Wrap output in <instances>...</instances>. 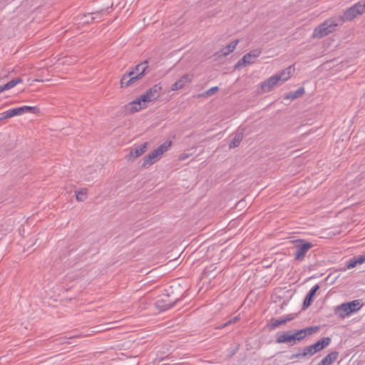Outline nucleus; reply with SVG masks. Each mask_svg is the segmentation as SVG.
Segmentation results:
<instances>
[{
    "label": "nucleus",
    "instance_id": "37",
    "mask_svg": "<svg viewBox=\"0 0 365 365\" xmlns=\"http://www.w3.org/2000/svg\"><path fill=\"white\" fill-rule=\"evenodd\" d=\"M83 18H86V19L83 21V23H86V24H88L90 22H92L91 21V19L90 17L88 16V14L86 15V14H83L82 16L81 17V19L83 20Z\"/></svg>",
    "mask_w": 365,
    "mask_h": 365
},
{
    "label": "nucleus",
    "instance_id": "10",
    "mask_svg": "<svg viewBox=\"0 0 365 365\" xmlns=\"http://www.w3.org/2000/svg\"><path fill=\"white\" fill-rule=\"evenodd\" d=\"M142 98H143L142 96H140L139 98H136L135 101L128 103V105L127 106V109L130 113H135V112H138V110L145 108L146 103H148V101H143L141 100Z\"/></svg>",
    "mask_w": 365,
    "mask_h": 365
},
{
    "label": "nucleus",
    "instance_id": "24",
    "mask_svg": "<svg viewBox=\"0 0 365 365\" xmlns=\"http://www.w3.org/2000/svg\"><path fill=\"white\" fill-rule=\"evenodd\" d=\"M239 43V40H235L232 41L230 43H229L225 48H224V55H228L230 53L232 52L235 48H236L237 45Z\"/></svg>",
    "mask_w": 365,
    "mask_h": 365
},
{
    "label": "nucleus",
    "instance_id": "16",
    "mask_svg": "<svg viewBox=\"0 0 365 365\" xmlns=\"http://www.w3.org/2000/svg\"><path fill=\"white\" fill-rule=\"evenodd\" d=\"M294 317H287V318H273L271 319L270 323L269 324V329H275L277 327L280 325L284 324L287 322L292 320Z\"/></svg>",
    "mask_w": 365,
    "mask_h": 365
},
{
    "label": "nucleus",
    "instance_id": "43",
    "mask_svg": "<svg viewBox=\"0 0 365 365\" xmlns=\"http://www.w3.org/2000/svg\"><path fill=\"white\" fill-rule=\"evenodd\" d=\"M4 91H6L4 86H0V93H1Z\"/></svg>",
    "mask_w": 365,
    "mask_h": 365
},
{
    "label": "nucleus",
    "instance_id": "26",
    "mask_svg": "<svg viewBox=\"0 0 365 365\" xmlns=\"http://www.w3.org/2000/svg\"><path fill=\"white\" fill-rule=\"evenodd\" d=\"M141 78H142L139 76V75H132L130 76L129 79L128 80V81H126V83L124 82V85H125V87H128Z\"/></svg>",
    "mask_w": 365,
    "mask_h": 365
},
{
    "label": "nucleus",
    "instance_id": "42",
    "mask_svg": "<svg viewBox=\"0 0 365 365\" xmlns=\"http://www.w3.org/2000/svg\"><path fill=\"white\" fill-rule=\"evenodd\" d=\"M6 119L4 112L0 113V121Z\"/></svg>",
    "mask_w": 365,
    "mask_h": 365
},
{
    "label": "nucleus",
    "instance_id": "29",
    "mask_svg": "<svg viewBox=\"0 0 365 365\" xmlns=\"http://www.w3.org/2000/svg\"><path fill=\"white\" fill-rule=\"evenodd\" d=\"M132 75H134L133 72H126L123 74L120 79V85L122 88L125 87V85H124V82L126 83V81H128V80L129 79L130 76Z\"/></svg>",
    "mask_w": 365,
    "mask_h": 365
},
{
    "label": "nucleus",
    "instance_id": "27",
    "mask_svg": "<svg viewBox=\"0 0 365 365\" xmlns=\"http://www.w3.org/2000/svg\"><path fill=\"white\" fill-rule=\"evenodd\" d=\"M104 12V10H101L96 12H93L91 14H88V16L91 19V21H93L95 19H101L103 16V13Z\"/></svg>",
    "mask_w": 365,
    "mask_h": 365
},
{
    "label": "nucleus",
    "instance_id": "5",
    "mask_svg": "<svg viewBox=\"0 0 365 365\" xmlns=\"http://www.w3.org/2000/svg\"><path fill=\"white\" fill-rule=\"evenodd\" d=\"M262 53V50L259 48L253 49L249 53H246L242 59H240L236 66H242L246 64H252L255 63L256 58L259 56Z\"/></svg>",
    "mask_w": 365,
    "mask_h": 365
},
{
    "label": "nucleus",
    "instance_id": "15",
    "mask_svg": "<svg viewBox=\"0 0 365 365\" xmlns=\"http://www.w3.org/2000/svg\"><path fill=\"white\" fill-rule=\"evenodd\" d=\"M319 351V340L317 341L313 345L308 346L302 349V356H312Z\"/></svg>",
    "mask_w": 365,
    "mask_h": 365
},
{
    "label": "nucleus",
    "instance_id": "23",
    "mask_svg": "<svg viewBox=\"0 0 365 365\" xmlns=\"http://www.w3.org/2000/svg\"><path fill=\"white\" fill-rule=\"evenodd\" d=\"M87 192H88L87 188H83L81 190L76 191V200L78 202L84 201L86 199Z\"/></svg>",
    "mask_w": 365,
    "mask_h": 365
},
{
    "label": "nucleus",
    "instance_id": "32",
    "mask_svg": "<svg viewBox=\"0 0 365 365\" xmlns=\"http://www.w3.org/2000/svg\"><path fill=\"white\" fill-rule=\"evenodd\" d=\"M331 342V338L324 337L321 339V350L326 348Z\"/></svg>",
    "mask_w": 365,
    "mask_h": 365
},
{
    "label": "nucleus",
    "instance_id": "21",
    "mask_svg": "<svg viewBox=\"0 0 365 365\" xmlns=\"http://www.w3.org/2000/svg\"><path fill=\"white\" fill-rule=\"evenodd\" d=\"M242 139H243V133L242 132H237L236 133H235L233 138L230 141V143L229 145L230 148H237L240 145V143L242 140Z\"/></svg>",
    "mask_w": 365,
    "mask_h": 365
},
{
    "label": "nucleus",
    "instance_id": "30",
    "mask_svg": "<svg viewBox=\"0 0 365 365\" xmlns=\"http://www.w3.org/2000/svg\"><path fill=\"white\" fill-rule=\"evenodd\" d=\"M334 59L329 61L325 58L323 60L322 63H321V68H322L323 69H328V68H330L331 63L334 64ZM332 66H334V65H332Z\"/></svg>",
    "mask_w": 365,
    "mask_h": 365
},
{
    "label": "nucleus",
    "instance_id": "39",
    "mask_svg": "<svg viewBox=\"0 0 365 365\" xmlns=\"http://www.w3.org/2000/svg\"><path fill=\"white\" fill-rule=\"evenodd\" d=\"M4 113L6 118H9L14 116L11 110L5 111Z\"/></svg>",
    "mask_w": 365,
    "mask_h": 365
},
{
    "label": "nucleus",
    "instance_id": "38",
    "mask_svg": "<svg viewBox=\"0 0 365 365\" xmlns=\"http://www.w3.org/2000/svg\"><path fill=\"white\" fill-rule=\"evenodd\" d=\"M331 237V235L329 233H326L325 231L321 232V238H326V239H327V238H329Z\"/></svg>",
    "mask_w": 365,
    "mask_h": 365
},
{
    "label": "nucleus",
    "instance_id": "19",
    "mask_svg": "<svg viewBox=\"0 0 365 365\" xmlns=\"http://www.w3.org/2000/svg\"><path fill=\"white\" fill-rule=\"evenodd\" d=\"M338 356V351H331L321 360V365H331L334 361L336 360Z\"/></svg>",
    "mask_w": 365,
    "mask_h": 365
},
{
    "label": "nucleus",
    "instance_id": "9",
    "mask_svg": "<svg viewBox=\"0 0 365 365\" xmlns=\"http://www.w3.org/2000/svg\"><path fill=\"white\" fill-rule=\"evenodd\" d=\"M279 82V78L274 75L269 77L267 80L264 81L261 84L262 90L264 93L271 91L274 87L277 85Z\"/></svg>",
    "mask_w": 365,
    "mask_h": 365
},
{
    "label": "nucleus",
    "instance_id": "17",
    "mask_svg": "<svg viewBox=\"0 0 365 365\" xmlns=\"http://www.w3.org/2000/svg\"><path fill=\"white\" fill-rule=\"evenodd\" d=\"M294 70V69L292 68V66H288L279 73L276 74V76L279 78L280 83H284L289 78Z\"/></svg>",
    "mask_w": 365,
    "mask_h": 365
},
{
    "label": "nucleus",
    "instance_id": "8",
    "mask_svg": "<svg viewBox=\"0 0 365 365\" xmlns=\"http://www.w3.org/2000/svg\"><path fill=\"white\" fill-rule=\"evenodd\" d=\"M312 247V245L310 242H300L297 245L296 250L294 252V259L299 261L303 260L306 253Z\"/></svg>",
    "mask_w": 365,
    "mask_h": 365
},
{
    "label": "nucleus",
    "instance_id": "20",
    "mask_svg": "<svg viewBox=\"0 0 365 365\" xmlns=\"http://www.w3.org/2000/svg\"><path fill=\"white\" fill-rule=\"evenodd\" d=\"M304 93V88L303 87L299 88L295 91L289 92L285 97L284 99L294 100L297 99Z\"/></svg>",
    "mask_w": 365,
    "mask_h": 365
},
{
    "label": "nucleus",
    "instance_id": "18",
    "mask_svg": "<svg viewBox=\"0 0 365 365\" xmlns=\"http://www.w3.org/2000/svg\"><path fill=\"white\" fill-rule=\"evenodd\" d=\"M147 143H145L140 145V146L132 149L130 152V158H136L143 155L144 153H145L147 149Z\"/></svg>",
    "mask_w": 365,
    "mask_h": 365
},
{
    "label": "nucleus",
    "instance_id": "28",
    "mask_svg": "<svg viewBox=\"0 0 365 365\" xmlns=\"http://www.w3.org/2000/svg\"><path fill=\"white\" fill-rule=\"evenodd\" d=\"M357 264H357L356 259L355 256H354L352 258L349 259L346 262V269H352V268L355 267Z\"/></svg>",
    "mask_w": 365,
    "mask_h": 365
},
{
    "label": "nucleus",
    "instance_id": "14",
    "mask_svg": "<svg viewBox=\"0 0 365 365\" xmlns=\"http://www.w3.org/2000/svg\"><path fill=\"white\" fill-rule=\"evenodd\" d=\"M148 61H145L138 65H136L134 68H133L132 71L130 72H133L134 75H139L141 78H143L145 73H148Z\"/></svg>",
    "mask_w": 365,
    "mask_h": 365
},
{
    "label": "nucleus",
    "instance_id": "2",
    "mask_svg": "<svg viewBox=\"0 0 365 365\" xmlns=\"http://www.w3.org/2000/svg\"><path fill=\"white\" fill-rule=\"evenodd\" d=\"M362 306L363 304L361 302L360 299L344 302L334 307V314L339 319H344L359 311Z\"/></svg>",
    "mask_w": 365,
    "mask_h": 365
},
{
    "label": "nucleus",
    "instance_id": "4",
    "mask_svg": "<svg viewBox=\"0 0 365 365\" xmlns=\"http://www.w3.org/2000/svg\"><path fill=\"white\" fill-rule=\"evenodd\" d=\"M302 340L299 331H287L277 337L276 342L278 344L287 343L294 345L297 341Z\"/></svg>",
    "mask_w": 365,
    "mask_h": 365
},
{
    "label": "nucleus",
    "instance_id": "31",
    "mask_svg": "<svg viewBox=\"0 0 365 365\" xmlns=\"http://www.w3.org/2000/svg\"><path fill=\"white\" fill-rule=\"evenodd\" d=\"M218 90H219V88L217 86L212 87L211 88L208 89L205 93L202 94V96H212Z\"/></svg>",
    "mask_w": 365,
    "mask_h": 365
},
{
    "label": "nucleus",
    "instance_id": "25",
    "mask_svg": "<svg viewBox=\"0 0 365 365\" xmlns=\"http://www.w3.org/2000/svg\"><path fill=\"white\" fill-rule=\"evenodd\" d=\"M22 82H23V80L21 78H17L11 80L10 81L7 82L4 86L6 91H7V90H9V89L14 88L18 83H20Z\"/></svg>",
    "mask_w": 365,
    "mask_h": 365
},
{
    "label": "nucleus",
    "instance_id": "11",
    "mask_svg": "<svg viewBox=\"0 0 365 365\" xmlns=\"http://www.w3.org/2000/svg\"><path fill=\"white\" fill-rule=\"evenodd\" d=\"M192 76H193L191 74H185L182 76L179 80L172 85L171 89L173 91H178L182 88L192 81Z\"/></svg>",
    "mask_w": 365,
    "mask_h": 365
},
{
    "label": "nucleus",
    "instance_id": "12",
    "mask_svg": "<svg viewBox=\"0 0 365 365\" xmlns=\"http://www.w3.org/2000/svg\"><path fill=\"white\" fill-rule=\"evenodd\" d=\"M14 116L21 115L26 113H36L38 112V108L36 106H24L21 107L15 108L11 110Z\"/></svg>",
    "mask_w": 365,
    "mask_h": 365
},
{
    "label": "nucleus",
    "instance_id": "7",
    "mask_svg": "<svg viewBox=\"0 0 365 365\" xmlns=\"http://www.w3.org/2000/svg\"><path fill=\"white\" fill-rule=\"evenodd\" d=\"M178 300V299H175L172 301L169 296H165L163 298L158 299L155 304L160 311L164 312L173 308Z\"/></svg>",
    "mask_w": 365,
    "mask_h": 365
},
{
    "label": "nucleus",
    "instance_id": "22",
    "mask_svg": "<svg viewBox=\"0 0 365 365\" xmlns=\"http://www.w3.org/2000/svg\"><path fill=\"white\" fill-rule=\"evenodd\" d=\"M318 329H319L318 326H312V327H307V328H305V329H301L299 331L302 336V339H303L307 336L311 335V334L317 332Z\"/></svg>",
    "mask_w": 365,
    "mask_h": 365
},
{
    "label": "nucleus",
    "instance_id": "6",
    "mask_svg": "<svg viewBox=\"0 0 365 365\" xmlns=\"http://www.w3.org/2000/svg\"><path fill=\"white\" fill-rule=\"evenodd\" d=\"M162 93V86L160 83L154 85L145 93L142 95L143 101H152L160 97Z\"/></svg>",
    "mask_w": 365,
    "mask_h": 365
},
{
    "label": "nucleus",
    "instance_id": "1",
    "mask_svg": "<svg viewBox=\"0 0 365 365\" xmlns=\"http://www.w3.org/2000/svg\"><path fill=\"white\" fill-rule=\"evenodd\" d=\"M365 13V1H359L347 9L341 17H334L321 24V38L327 36L336 29V27L344 21L353 20L359 15Z\"/></svg>",
    "mask_w": 365,
    "mask_h": 365
},
{
    "label": "nucleus",
    "instance_id": "36",
    "mask_svg": "<svg viewBox=\"0 0 365 365\" xmlns=\"http://www.w3.org/2000/svg\"><path fill=\"white\" fill-rule=\"evenodd\" d=\"M190 156V154L188 153H182L179 155L178 159L179 160H185L187 158H188Z\"/></svg>",
    "mask_w": 365,
    "mask_h": 365
},
{
    "label": "nucleus",
    "instance_id": "41",
    "mask_svg": "<svg viewBox=\"0 0 365 365\" xmlns=\"http://www.w3.org/2000/svg\"><path fill=\"white\" fill-rule=\"evenodd\" d=\"M319 34V26L314 29L313 35H314V36H317Z\"/></svg>",
    "mask_w": 365,
    "mask_h": 365
},
{
    "label": "nucleus",
    "instance_id": "3",
    "mask_svg": "<svg viewBox=\"0 0 365 365\" xmlns=\"http://www.w3.org/2000/svg\"><path fill=\"white\" fill-rule=\"evenodd\" d=\"M171 143H172L170 140H167L162 143L160 145H159L149 155L145 156L143 159L142 167L148 168V166L153 165L157 160H158L160 156L168 150L169 148L171 145Z\"/></svg>",
    "mask_w": 365,
    "mask_h": 365
},
{
    "label": "nucleus",
    "instance_id": "33",
    "mask_svg": "<svg viewBox=\"0 0 365 365\" xmlns=\"http://www.w3.org/2000/svg\"><path fill=\"white\" fill-rule=\"evenodd\" d=\"M355 257L358 264H361L365 262V255H356Z\"/></svg>",
    "mask_w": 365,
    "mask_h": 365
},
{
    "label": "nucleus",
    "instance_id": "40",
    "mask_svg": "<svg viewBox=\"0 0 365 365\" xmlns=\"http://www.w3.org/2000/svg\"><path fill=\"white\" fill-rule=\"evenodd\" d=\"M72 337H61L58 339L57 340L59 341L60 344H64L66 343V340L68 339H71Z\"/></svg>",
    "mask_w": 365,
    "mask_h": 365
},
{
    "label": "nucleus",
    "instance_id": "34",
    "mask_svg": "<svg viewBox=\"0 0 365 365\" xmlns=\"http://www.w3.org/2000/svg\"><path fill=\"white\" fill-rule=\"evenodd\" d=\"M237 317H235V318H234L233 319L229 320V321H228V322H227L226 323H224V324H220V325L217 327V329H222V328H224V327H227L228 324H232V323L235 322L237 320Z\"/></svg>",
    "mask_w": 365,
    "mask_h": 365
},
{
    "label": "nucleus",
    "instance_id": "35",
    "mask_svg": "<svg viewBox=\"0 0 365 365\" xmlns=\"http://www.w3.org/2000/svg\"><path fill=\"white\" fill-rule=\"evenodd\" d=\"M302 357H304L302 356V350H299L298 353H297L295 354H292L291 356V359H293L302 358Z\"/></svg>",
    "mask_w": 365,
    "mask_h": 365
},
{
    "label": "nucleus",
    "instance_id": "13",
    "mask_svg": "<svg viewBox=\"0 0 365 365\" xmlns=\"http://www.w3.org/2000/svg\"><path fill=\"white\" fill-rule=\"evenodd\" d=\"M319 289V284H316L309 292V293L307 294V295L306 296L304 300V302H303V309H307L308 308L312 301H313V299L316 294V292H317V290Z\"/></svg>",
    "mask_w": 365,
    "mask_h": 365
}]
</instances>
